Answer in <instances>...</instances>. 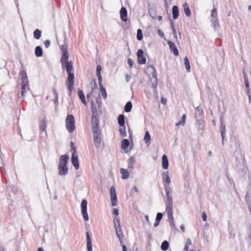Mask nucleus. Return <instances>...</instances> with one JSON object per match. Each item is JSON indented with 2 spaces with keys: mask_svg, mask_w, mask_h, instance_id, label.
Segmentation results:
<instances>
[{
  "mask_svg": "<svg viewBox=\"0 0 251 251\" xmlns=\"http://www.w3.org/2000/svg\"><path fill=\"white\" fill-rule=\"evenodd\" d=\"M68 59H66V61H63L62 59L60 60L62 64V68H65L67 73L68 74V77L67 78V84L68 86V89L70 92H71L74 89V79L75 77L74 74L71 73V71L73 69V63L72 61H68Z\"/></svg>",
  "mask_w": 251,
  "mask_h": 251,
  "instance_id": "obj_1",
  "label": "nucleus"
},
{
  "mask_svg": "<svg viewBox=\"0 0 251 251\" xmlns=\"http://www.w3.org/2000/svg\"><path fill=\"white\" fill-rule=\"evenodd\" d=\"M21 95L23 97H24L26 92L29 90V86L28 84L27 76L25 72L24 71L21 72Z\"/></svg>",
  "mask_w": 251,
  "mask_h": 251,
  "instance_id": "obj_2",
  "label": "nucleus"
},
{
  "mask_svg": "<svg viewBox=\"0 0 251 251\" xmlns=\"http://www.w3.org/2000/svg\"><path fill=\"white\" fill-rule=\"evenodd\" d=\"M147 73L150 77V81L151 83V87L155 89L157 85V78L155 74V68L152 66H148L147 68Z\"/></svg>",
  "mask_w": 251,
  "mask_h": 251,
  "instance_id": "obj_3",
  "label": "nucleus"
},
{
  "mask_svg": "<svg viewBox=\"0 0 251 251\" xmlns=\"http://www.w3.org/2000/svg\"><path fill=\"white\" fill-rule=\"evenodd\" d=\"M65 126L67 130L70 133L75 129V121L73 115H68L65 120Z\"/></svg>",
  "mask_w": 251,
  "mask_h": 251,
  "instance_id": "obj_4",
  "label": "nucleus"
},
{
  "mask_svg": "<svg viewBox=\"0 0 251 251\" xmlns=\"http://www.w3.org/2000/svg\"><path fill=\"white\" fill-rule=\"evenodd\" d=\"M71 144L72 146V150L74 151L72 155V162L75 169L76 170H78L79 166L78 161V157L76 152V148L74 146V143L73 142H71Z\"/></svg>",
  "mask_w": 251,
  "mask_h": 251,
  "instance_id": "obj_5",
  "label": "nucleus"
},
{
  "mask_svg": "<svg viewBox=\"0 0 251 251\" xmlns=\"http://www.w3.org/2000/svg\"><path fill=\"white\" fill-rule=\"evenodd\" d=\"M162 179L164 183V186L166 192L168 193V191L170 188V184L171 182L169 174L168 172H164L162 174Z\"/></svg>",
  "mask_w": 251,
  "mask_h": 251,
  "instance_id": "obj_6",
  "label": "nucleus"
},
{
  "mask_svg": "<svg viewBox=\"0 0 251 251\" xmlns=\"http://www.w3.org/2000/svg\"><path fill=\"white\" fill-rule=\"evenodd\" d=\"M211 21L212 25L214 27V28L216 29V28H217L219 26V22H218V17H217V9L215 7L211 10Z\"/></svg>",
  "mask_w": 251,
  "mask_h": 251,
  "instance_id": "obj_7",
  "label": "nucleus"
},
{
  "mask_svg": "<svg viewBox=\"0 0 251 251\" xmlns=\"http://www.w3.org/2000/svg\"><path fill=\"white\" fill-rule=\"evenodd\" d=\"M87 201L85 199L83 200L81 203V213L85 221H88L89 220V217L87 212Z\"/></svg>",
  "mask_w": 251,
  "mask_h": 251,
  "instance_id": "obj_8",
  "label": "nucleus"
},
{
  "mask_svg": "<svg viewBox=\"0 0 251 251\" xmlns=\"http://www.w3.org/2000/svg\"><path fill=\"white\" fill-rule=\"evenodd\" d=\"M91 123L93 133H100L98 118H92Z\"/></svg>",
  "mask_w": 251,
  "mask_h": 251,
  "instance_id": "obj_9",
  "label": "nucleus"
},
{
  "mask_svg": "<svg viewBox=\"0 0 251 251\" xmlns=\"http://www.w3.org/2000/svg\"><path fill=\"white\" fill-rule=\"evenodd\" d=\"M93 134L94 145L97 148H99L100 146V133Z\"/></svg>",
  "mask_w": 251,
  "mask_h": 251,
  "instance_id": "obj_10",
  "label": "nucleus"
},
{
  "mask_svg": "<svg viewBox=\"0 0 251 251\" xmlns=\"http://www.w3.org/2000/svg\"><path fill=\"white\" fill-rule=\"evenodd\" d=\"M61 50L62 52V55L61 59H62L63 61H66V59H68L69 58L67 47L66 45H63L61 46Z\"/></svg>",
  "mask_w": 251,
  "mask_h": 251,
  "instance_id": "obj_11",
  "label": "nucleus"
},
{
  "mask_svg": "<svg viewBox=\"0 0 251 251\" xmlns=\"http://www.w3.org/2000/svg\"><path fill=\"white\" fill-rule=\"evenodd\" d=\"M203 116V110L201 106H198L196 109L195 118L196 121L201 120Z\"/></svg>",
  "mask_w": 251,
  "mask_h": 251,
  "instance_id": "obj_12",
  "label": "nucleus"
},
{
  "mask_svg": "<svg viewBox=\"0 0 251 251\" xmlns=\"http://www.w3.org/2000/svg\"><path fill=\"white\" fill-rule=\"evenodd\" d=\"M115 230H116V234H117V236H118L120 241V243L122 244V238L123 237V233H122V229H121V226H120V225H118L116 226V225L115 224Z\"/></svg>",
  "mask_w": 251,
  "mask_h": 251,
  "instance_id": "obj_13",
  "label": "nucleus"
},
{
  "mask_svg": "<svg viewBox=\"0 0 251 251\" xmlns=\"http://www.w3.org/2000/svg\"><path fill=\"white\" fill-rule=\"evenodd\" d=\"M167 43L169 46V48H170V50L173 52L174 54L175 55H176V56L178 55V51L177 49H176L174 43L171 41H168Z\"/></svg>",
  "mask_w": 251,
  "mask_h": 251,
  "instance_id": "obj_14",
  "label": "nucleus"
},
{
  "mask_svg": "<svg viewBox=\"0 0 251 251\" xmlns=\"http://www.w3.org/2000/svg\"><path fill=\"white\" fill-rule=\"evenodd\" d=\"M58 174L60 176H65L68 172V169L66 166L58 165Z\"/></svg>",
  "mask_w": 251,
  "mask_h": 251,
  "instance_id": "obj_15",
  "label": "nucleus"
},
{
  "mask_svg": "<svg viewBox=\"0 0 251 251\" xmlns=\"http://www.w3.org/2000/svg\"><path fill=\"white\" fill-rule=\"evenodd\" d=\"M121 18L124 22L127 21V10L124 7H122L120 10Z\"/></svg>",
  "mask_w": 251,
  "mask_h": 251,
  "instance_id": "obj_16",
  "label": "nucleus"
},
{
  "mask_svg": "<svg viewBox=\"0 0 251 251\" xmlns=\"http://www.w3.org/2000/svg\"><path fill=\"white\" fill-rule=\"evenodd\" d=\"M90 85L91 87L92 91H91V93L88 94L87 95V98L89 100L90 99V96H91V94L94 92L95 89L98 88V86H97V83L95 80H94V79L92 80L90 82Z\"/></svg>",
  "mask_w": 251,
  "mask_h": 251,
  "instance_id": "obj_17",
  "label": "nucleus"
},
{
  "mask_svg": "<svg viewBox=\"0 0 251 251\" xmlns=\"http://www.w3.org/2000/svg\"><path fill=\"white\" fill-rule=\"evenodd\" d=\"M91 109L92 112V118H98V114L97 112V109L96 105L93 100H91Z\"/></svg>",
  "mask_w": 251,
  "mask_h": 251,
  "instance_id": "obj_18",
  "label": "nucleus"
},
{
  "mask_svg": "<svg viewBox=\"0 0 251 251\" xmlns=\"http://www.w3.org/2000/svg\"><path fill=\"white\" fill-rule=\"evenodd\" d=\"M69 157L66 155H61L59 160V165L66 166L69 160Z\"/></svg>",
  "mask_w": 251,
  "mask_h": 251,
  "instance_id": "obj_19",
  "label": "nucleus"
},
{
  "mask_svg": "<svg viewBox=\"0 0 251 251\" xmlns=\"http://www.w3.org/2000/svg\"><path fill=\"white\" fill-rule=\"evenodd\" d=\"M198 130L201 133H202L204 128V122L202 120H198Z\"/></svg>",
  "mask_w": 251,
  "mask_h": 251,
  "instance_id": "obj_20",
  "label": "nucleus"
},
{
  "mask_svg": "<svg viewBox=\"0 0 251 251\" xmlns=\"http://www.w3.org/2000/svg\"><path fill=\"white\" fill-rule=\"evenodd\" d=\"M162 168L164 169H167L169 166L168 160L167 156L166 155H163L162 157Z\"/></svg>",
  "mask_w": 251,
  "mask_h": 251,
  "instance_id": "obj_21",
  "label": "nucleus"
},
{
  "mask_svg": "<svg viewBox=\"0 0 251 251\" xmlns=\"http://www.w3.org/2000/svg\"><path fill=\"white\" fill-rule=\"evenodd\" d=\"M87 237V248L88 251H92V244L91 241V238L89 234V232L86 233Z\"/></svg>",
  "mask_w": 251,
  "mask_h": 251,
  "instance_id": "obj_22",
  "label": "nucleus"
},
{
  "mask_svg": "<svg viewBox=\"0 0 251 251\" xmlns=\"http://www.w3.org/2000/svg\"><path fill=\"white\" fill-rule=\"evenodd\" d=\"M129 145V142L128 140L127 139H123L121 141V148L124 150L126 152L127 151H126V150L127 149Z\"/></svg>",
  "mask_w": 251,
  "mask_h": 251,
  "instance_id": "obj_23",
  "label": "nucleus"
},
{
  "mask_svg": "<svg viewBox=\"0 0 251 251\" xmlns=\"http://www.w3.org/2000/svg\"><path fill=\"white\" fill-rule=\"evenodd\" d=\"M172 14L174 19H176L179 15L178 8L177 6L174 5L172 8Z\"/></svg>",
  "mask_w": 251,
  "mask_h": 251,
  "instance_id": "obj_24",
  "label": "nucleus"
},
{
  "mask_svg": "<svg viewBox=\"0 0 251 251\" xmlns=\"http://www.w3.org/2000/svg\"><path fill=\"white\" fill-rule=\"evenodd\" d=\"M151 136L150 135L149 132L148 131H146L145 132V136L144 138V141L145 142L146 144L149 146L150 144L151 141Z\"/></svg>",
  "mask_w": 251,
  "mask_h": 251,
  "instance_id": "obj_25",
  "label": "nucleus"
},
{
  "mask_svg": "<svg viewBox=\"0 0 251 251\" xmlns=\"http://www.w3.org/2000/svg\"><path fill=\"white\" fill-rule=\"evenodd\" d=\"M77 93H78V95L80 99L81 100V101H82V102L85 105H86V100H85V96L84 95V94L83 93L82 91L79 89L78 90Z\"/></svg>",
  "mask_w": 251,
  "mask_h": 251,
  "instance_id": "obj_26",
  "label": "nucleus"
},
{
  "mask_svg": "<svg viewBox=\"0 0 251 251\" xmlns=\"http://www.w3.org/2000/svg\"><path fill=\"white\" fill-rule=\"evenodd\" d=\"M120 173L122 175V178L125 179L128 178L129 173L126 169L123 168L121 169Z\"/></svg>",
  "mask_w": 251,
  "mask_h": 251,
  "instance_id": "obj_27",
  "label": "nucleus"
},
{
  "mask_svg": "<svg viewBox=\"0 0 251 251\" xmlns=\"http://www.w3.org/2000/svg\"><path fill=\"white\" fill-rule=\"evenodd\" d=\"M135 162V158L133 156L130 157L128 160V168L133 169V164Z\"/></svg>",
  "mask_w": 251,
  "mask_h": 251,
  "instance_id": "obj_28",
  "label": "nucleus"
},
{
  "mask_svg": "<svg viewBox=\"0 0 251 251\" xmlns=\"http://www.w3.org/2000/svg\"><path fill=\"white\" fill-rule=\"evenodd\" d=\"M35 53L37 57L42 56L43 55V51L42 48L40 46L36 47L35 50Z\"/></svg>",
  "mask_w": 251,
  "mask_h": 251,
  "instance_id": "obj_29",
  "label": "nucleus"
},
{
  "mask_svg": "<svg viewBox=\"0 0 251 251\" xmlns=\"http://www.w3.org/2000/svg\"><path fill=\"white\" fill-rule=\"evenodd\" d=\"M118 124L120 126H125V116L123 115H120L118 118Z\"/></svg>",
  "mask_w": 251,
  "mask_h": 251,
  "instance_id": "obj_30",
  "label": "nucleus"
},
{
  "mask_svg": "<svg viewBox=\"0 0 251 251\" xmlns=\"http://www.w3.org/2000/svg\"><path fill=\"white\" fill-rule=\"evenodd\" d=\"M184 8V11L187 17H189L191 15V12L189 8L186 3H185L183 5Z\"/></svg>",
  "mask_w": 251,
  "mask_h": 251,
  "instance_id": "obj_31",
  "label": "nucleus"
},
{
  "mask_svg": "<svg viewBox=\"0 0 251 251\" xmlns=\"http://www.w3.org/2000/svg\"><path fill=\"white\" fill-rule=\"evenodd\" d=\"M132 107V103L130 101L127 102L125 106V111L129 112L131 111Z\"/></svg>",
  "mask_w": 251,
  "mask_h": 251,
  "instance_id": "obj_32",
  "label": "nucleus"
},
{
  "mask_svg": "<svg viewBox=\"0 0 251 251\" xmlns=\"http://www.w3.org/2000/svg\"><path fill=\"white\" fill-rule=\"evenodd\" d=\"M183 60L186 69L189 72L190 70V65L188 58L185 56Z\"/></svg>",
  "mask_w": 251,
  "mask_h": 251,
  "instance_id": "obj_33",
  "label": "nucleus"
},
{
  "mask_svg": "<svg viewBox=\"0 0 251 251\" xmlns=\"http://www.w3.org/2000/svg\"><path fill=\"white\" fill-rule=\"evenodd\" d=\"M220 123H221V133H223V132H226V126L224 124V121L223 120V117H221L220 118Z\"/></svg>",
  "mask_w": 251,
  "mask_h": 251,
  "instance_id": "obj_34",
  "label": "nucleus"
},
{
  "mask_svg": "<svg viewBox=\"0 0 251 251\" xmlns=\"http://www.w3.org/2000/svg\"><path fill=\"white\" fill-rule=\"evenodd\" d=\"M41 31L39 29H36L33 33L34 38L36 39H39L41 37Z\"/></svg>",
  "mask_w": 251,
  "mask_h": 251,
  "instance_id": "obj_35",
  "label": "nucleus"
},
{
  "mask_svg": "<svg viewBox=\"0 0 251 251\" xmlns=\"http://www.w3.org/2000/svg\"><path fill=\"white\" fill-rule=\"evenodd\" d=\"M110 198L112 206H116L117 204V195H110Z\"/></svg>",
  "mask_w": 251,
  "mask_h": 251,
  "instance_id": "obj_36",
  "label": "nucleus"
},
{
  "mask_svg": "<svg viewBox=\"0 0 251 251\" xmlns=\"http://www.w3.org/2000/svg\"><path fill=\"white\" fill-rule=\"evenodd\" d=\"M161 248L164 251H167L169 248V243L168 241H163L161 244Z\"/></svg>",
  "mask_w": 251,
  "mask_h": 251,
  "instance_id": "obj_37",
  "label": "nucleus"
},
{
  "mask_svg": "<svg viewBox=\"0 0 251 251\" xmlns=\"http://www.w3.org/2000/svg\"><path fill=\"white\" fill-rule=\"evenodd\" d=\"M146 58L143 56H141L140 57H137L138 63L140 64H144L146 63Z\"/></svg>",
  "mask_w": 251,
  "mask_h": 251,
  "instance_id": "obj_38",
  "label": "nucleus"
},
{
  "mask_svg": "<svg viewBox=\"0 0 251 251\" xmlns=\"http://www.w3.org/2000/svg\"><path fill=\"white\" fill-rule=\"evenodd\" d=\"M166 193L167 196V200L166 202L173 203V198L171 195H170V194L171 193V189H170L168 191V193H167V192H166Z\"/></svg>",
  "mask_w": 251,
  "mask_h": 251,
  "instance_id": "obj_39",
  "label": "nucleus"
},
{
  "mask_svg": "<svg viewBox=\"0 0 251 251\" xmlns=\"http://www.w3.org/2000/svg\"><path fill=\"white\" fill-rule=\"evenodd\" d=\"M186 120V115L185 114L183 115L181 118V121H179L176 124V126H178L179 125H182L184 126L185 124V122Z\"/></svg>",
  "mask_w": 251,
  "mask_h": 251,
  "instance_id": "obj_40",
  "label": "nucleus"
},
{
  "mask_svg": "<svg viewBox=\"0 0 251 251\" xmlns=\"http://www.w3.org/2000/svg\"><path fill=\"white\" fill-rule=\"evenodd\" d=\"M123 126V127L120 128V132L123 137H126V127H125V126Z\"/></svg>",
  "mask_w": 251,
  "mask_h": 251,
  "instance_id": "obj_41",
  "label": "nucleus"
},
{
  "mask_svg": "<svg viewBox=\"0 0 251 251\" xmlns=\"http://www.w3.org/2000/svg\"><path fill=\"white\" fill-rule=\"evenodd\" d=\"M142 38H143L142 31L141 29H138L137 30V39L138 40L140 41L142 39Z\"/></svg>",
  "mask_w": 251,
  "mask_h": 251,
  "instance_id": "obj_42",
  "label": "nucleus"
},
{
  "mask_svg": "<svg viewBox=\"0 0 251 251\" xmlns=\"http://www.w3.org/2000/svg\"><path fill=\"white\" fill-rule=\"evenodd\" d=\"M166 211L167 212L173 211V203L166 202Z\"/></svg>",
  "mask_w": 251,
  "mask_h": 251,
  "instance_id": "obj_43",
  "label": "nucleus"
},
{
  "mask_svg": "<svg viewBox=\"0 0 251 251\" xmlns=\"http://www.w3.org/2000/svg\"><path fill=\"white\" fill-rule=\"evenodd\" d=\"M52 92L53 93L54 97L55 98L54 101V103H56L58 101V94H57V93L55 88H53L52 89Z\"/></svg>",
  "mask_w": 251,
  "mask_h": 251,
  "instance_id": "obj_44",
  "label": "nucleus"
},
{
  "mask_svg": "<svg viewBox=\"0 0 251 251\" xmlns=\"http://www.w3.org/2000/svg\"><path fill=\"white\" fill-rule=\"evenodd\" d=\"M101 95L104 99H106L107 98L106 92L104 88H102L100 89Z\"/></svg>",
  "mask_w": 251,
  "mask_h": 251,
  "instance_id": "obj_45",
  "label": "nucleus"
},
{
  "mask_svg": "<svg viewBox=\"0 0 251 251\" xmlns=\"http://www.w3.org/2000/svg\"><path fill=\"white\" fill-rule=\"evenodd\" d=\"M110 195H117L116 189H115V188L114 186H112L110 188Z\"/></svg>",
  "mask_w": 251,
  "mask_h": 251,
  "instance_id": "obj_46",
  "label": "nucleus"
},
{
  "mask_svg": "<svg viewBox=\"0 0 251 251\" xmlns=\"http://www.w3.org/2000/svg\"><path fill=\"white\" fill-rule=\"evenodd\" d=\"M113 222L114 224V226H115V224L117 225H120V220L119 217H115L113 219Z\"/></svg>",
  "mask_w": 251,
  "mask_h": 251,
  "instance_id": "obj_47",
  "label": "nucleus"
},
{
  "mask_svg": "<svg viewBox=\"0 0 251 251\" xmlns=\"http://www.w3.org/2000/svg\"><path fill=\"white\" fill-rule=\"evenodd\" d=\"M162 214L161 213H158L156 215L155 220L158 221L159 223L162 218Z\"/></svg>",
  "mask_w": 251,
  "mask_h": 251,
  "instance_id": "obj_48",
  "label": "nucleus"
},
{
  "mask_svg": "<svg viewBox=\"0 0 251 251\" xmlns=\"http://www.w3.org/2000/svg\"><path fill=\"white\" fill-rule=\"evenodd\" d=\"M46 128V126L45 124V122L44 120H43L41 122V125H40V128L42 131H44L45 130Z\"/></svg>",
  "mask_w": 251,
  "mask_h": 251,
  "instance_id": "obj_49",
  "label": "nucleus"
},
{
  "mask_svg": "<svg viewBox=\"0 0 251 251\" xmlns=\"http://www.w3.org/2000/svg\"><path fill=\"white\" fill-rule=\"evenodd\" d=\"M246 88L247 90V93H250V85L248 81H246L245 82Z\"/></svg>",
  "mask_w": 251,
  "mask_h": 251,
  "instance_id": "obj_50",
  "label": "nucleus"
},
{
  "mask_svg": "<svg viewBox=\"0 0 251 251\" xmlns=\"http://www.w3.org/2000/svg\"><path fill=\"white\" fill-rule=\"evenodd\" d=\"M144 55V51L142 49H139L138 50L137 52V57H140L141 56Z\"/></svg>",
  "mask_w": 251,
  "mask_h": 251,
  "instance_id": "obj_51",
  "label": "nucleus"
},
{
  "mask_svg": "<svg viewBox=\"0 0 251 251\" xmlns=\"http://www.w3.org/2000/svg\"><path fill=\"white\" fill-rule=\"evenodd\" d=\"M167 213H168V216L169 220L170 221L174 220L173 216V211H168V212H167Z\"/></svg>",
  "mask_w": 251,
  "mask_h": 251,
  "instance_id": "obj_52",
  "label": "nucleus"
},
{
  "mask_svg": "<svg viewBox=\"0 0 251 251\" xmlns=\"http://www.w3.org/2000/svg\"><path fill=\"white\" fill-rule=\"evenodd\" d=\"M127 63L130 68H132L133 65V61L130 58H128L127 60Z\"/></svg>",
  "mask_w": 251,
  "mask_h": 251,
  "instance_id": "obj_53",
  "label": "nucleus"
},
{
  "mask_svg": "<svg viewBox=\"0 0 251 251\" xmlns=\"http://www.w3.org/2000/svg\"><path fill=\"white\" fill-rule=\"evenodd\" d=\"M50 44V41L47 40L44 42V45L46 48H48Z\"/></svg>",
  "mask_w": 251,
  "mask_h": 251,
  "instance_id": "obj_54",
  "label": "nucleus"
},
{
  "mask_svg": "<svg viewBox=\"0 0 251 251\" xmlns=\"http://www.w3.org/2000/svg\"><path fill=\"white\" fill-rule=\"evenodd\" d=\"M171 26H172V30L173 31L174 36L176 37V29L175 28L174 25H173V24H172Z\"/></svg>",
  "mask_w": 251,
  "mask_h": 251,
  "instance_id": "obj_55",
  "label": "nucleus"
},
{
  "mask_svg": "<svg viewBox=\"0 0 251 251\" xmlns=\"http://www.w3.org/2000/svg\"><path fill=\"white\" fill-rule=\"evenodd\" d=\"M101 70V67L100 65L97 66V70H96L97 74H100Z\"/></svg>",
  "mask_w": 251,
  "mask_h": 251,
  "instance_id": "obj_56",
  "label": "nucleus"
},
{
  "mask_svg": "<svg viewBox=\"0 0 251 251\" xmlns=\"http://www.w3.org/2000/svg\"><path fill=\"white\" fill-rule=\"evenodd\" d=\"M158 35H159V36H160L161 37H162V38L164 37V33L161 29L158 30Z\"/></svg>",
  "mask_w": 251,
  "mask_h": 251,
  "instance_id": "obj_57",
  "label": "nucleus"
},
{
  "mask_svg": "<svg viewBox=\"0 0 251 251\" xmlns=\"http://www.w3.org/2000/svg\"><path fill=\"white\" fill-rule=\"evenodd\" d=\"M161 102L163 104H165L167 103V99L164 97H162L161 99Z\"/></svg>",
  "mask_w": 251,
  "mask_h": 251,
  "instance_id": "obj_58",
  "label": "nucleus"
},
{
  "mask_svg": "<svg viewBox=\"0 0 251 251\" xmlns=\"http://www.w3.org/2000/svg\"><path fill=\"white\" fill-rule=\"evenodd\" d=\"M202 219L204 221H206L207 219V216L205 212H203L202 214Z\"/></svg>",
  "mask_w": 251,
  "mask_h": 251,
  "instance_id": "obj_59",
  "label": "nucleus"
},
{
  "mask_svg": "<svg viewBox=\"0 0 251 251\" xmlns=\"http://www.w3.org/2000/svg\"><path fill=\"white\" fill-rule=\"evenodd\" d=\"M113 214L115 215L116 216H118L119 215V210L118 209L115 208L114 209Z\"/></svg>",
  "mask_w": 251,
  "mask_h": 251,
  "instance_id": "obj_60",
  "label": "nucleus"
},
{
  "mask_svg": "<svg viewBox=\"0 0 251 251\" xmlns=\"http://www.w3.org/2000/svg\"><path fill=\"white\" fill-rule=\"evenodd\" d=\"M97 75L98 76V81H102V77H101L100 74H97Z\"/></svg>",
  "mask_w": 251,
  "mask_h": 251,
  "instance_id": "obj_61",
  "label": "nucleus"
},
{
  "mask_svg": "<svg viewBox=\"0 0 251 251\" xmlns=\"http://www.w3.org/2000/svg\"><path fill=\"white\" fill-rule=\"evenodd\" d=\"M243 76H244V78L245 82L246 81H248V77H247V74L244 72V71H243Z\"/></svg>",
  "mask_w": 251,
  "mask_h": 251,
  "instance_id": "obj_62",
  "label": "nucleus"
},
{
  "mask_svg": "<svg viewBox=\"0 0 251 251\" xmlns=\"http://www.w3.org/2000/svg\"><path fill=\"white\" fill-rule=\"evenodd\" d=\"M170 224L171 226H172V227H175V223H174V220H170Z\"/></svg>",
  "mask_w": 251,
  "mask_h": 251,
  "instance_id": "obj_63",
  "label": "nucleus"
},
{
  "mask_svg": "<svg viewBox=\"0 0 251 251\" xmlns=\"http://www.w3.org/2000/svg\"><path fill=\"white\" fill-rule=\"evenodd\" d=\"M126 81L128 82L131 78V76L129 75L128 74H126Z\"/></svg>",
  "mask_w": 251,
  "mask_h": 251,
  "instance_id": "obj_64",
  "label": "nucleus"
}]
</instances>
